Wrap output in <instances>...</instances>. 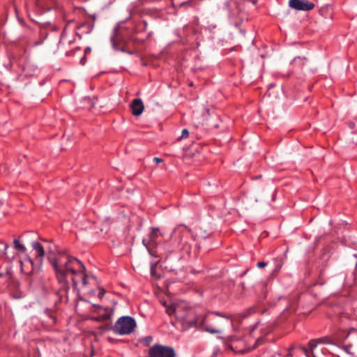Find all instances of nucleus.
<instances>
[{"label":"nucleus","instance_id":"9","mask_svg":"<svg viewBox=\"0 0 357 357\" xmlns=\"http://www.w3.org/2000/svg\"><path fill=\"white\" fill-rule=\"evenodd\" d=\"M131 109L134 116H139L144 109L142 100L139 98L134 99L131 104Z\"/></svg>","mask_w":357,"mask_h":357},{"label":"nucleus","instance_id":"12","mask_svg":"<svg viewBox=\"0 0 357 357\" xmlns=\"http://www.w3.org/2000/svg\"><path fill=\"white\" fill-rule=\"evenodd\" d=\"M306 62L307 59L305 56H296L291 64L294 66L295 68H302Z\"/></svg>","mask_w":357,"mask_h":357},{"label":"nucleus","instance_id":"6","mask_svg":"<svg viewBox=\"0 0 357 357\" xmlns=\"http://www.w3.org/2000/svg\"><path fill=\"white\" fill-rule=\"evenodd\" d=\"M149 357H175V352L172 347L156 344L150 349Z\"/></svg>","mask_w":357,"mask_h":357},{"label":"nucleus","instance_id":"27","mask_svg":"<svg viewBox=\"0 0 357 357\" xmlns=\"http://www.w3.org/2000/svg\"><path fill=\"white\" fill-rule=\"evenodd\" d=\"M131 18H132V13H131V11L130 10V15H129V16H128L126 19H125L123 21H122L121 22H122V23H126V22H128Z\"/></svg>","mask_w":357,"mask_h":357},{"label":"nucleus","instance_id":"22","mask_svg":"<svg viewBox=\"0 0 357 357\" xmlns=\"http://www.w3.org/2000/svg\"><path fill=\"white\" fill-rule=\"evenodd\" d=\"M142 24H143V27L137 31V32L146 31L148 26V23L145 20H142Z\"/></svg>","mask_w":357,"mask_h":357},{"label":"nucleus","instance_id":"10","mask_svg":"<svg viewBox=\"0 0 357 357\" xmlns=\"http://www.w3.org/2000/svg\"><path fill=\"white\" fill-rule=\"evenodd\" d=\"M113 314L114 310H109L108 312H104L103 314H100L99 316L92 317L91 319L97 322L109 320L113 316Z\"/></svg>","mask_w":357,"mask_h":357},{"label":"nucleus","instance_id":"18","mask_svg":"<svg viewBox=\"0 0 357 357\" xmlns=\"http://www.w3.org/2000/svg\"><path fill=\"white\" fill-rule=\"evenodd\" d=\"M175 307L174 305H168L166 307V312L169 315H172L175 313Z\"/></svg>","mask_w":357,"mask_h":357},{"label":"nucleus","instance_id":"41","mask_svg":"<svg viewBox=\"0 0 357 357\" xmlns=\"http://www.w3.org/2000/svg\"><path fill=\"white\" fill-rule=\"evenodd\" d=\"M303 350L305 352H307V349L305 348H303Z\"/></svg>","mask_w":357,"mask_h":357},{"label":"nucleus","instance_id":"16","mask_svg":"<svg viewBox=\"0 0 357 357\" xmlns=\"http://www.w3.org/2000/svg\"><path fill=\"white\" fill-rule=\"evenodd\" d=\"M189 136V131L188 129L185 128L182 130L181 136L178 137L176 140L181 141L183 139L188 138Z\"/></svg>","mask_w":357,"mask_h":357},{"label":"nucleus","instance_id":"2","mask_svg":"<svg viewBox=\"0 0 357 357\" xmlns=\"http://www.w3.org/2000/svg\"><path fill=\"white\" fill-rule=\"evenodd\" d=\"M135 319L130 316L120 317L112 327V331L118 335H124L132 333L136 328Z\"/></svg>","mask_w":357,"mask_h":357},{"label":"nucleus","instance_id":"37","mask_svg":"<svg viewBox=\"0 0 357 357\" xmlns=\"http://www.w3.org/2000/svg\"><path fill=\"white\" fill-rule=\"evenodd\" d=\"M288 356H291V350L290 349L289 350Z\"/></svg>","mask_w":357,"mask_h":357},{"label":"nucleus","instance_id":"35","mask_svg":"<svg viewBox=\"0 0 357 357\" xmlns=\"http://www.w3.org/2000/svg\"><path fill=\"white\" fill-rule=\"evenodd\" d=\"M257 325H258V323L255 324L252 326V331H254L255 328H257Z\"/></svg>","mask_w":357,"mask_h":357},{"label":"nucleus","instance_id":"26","mask_svg":"<svg viewBox=\"0 0 357 357\" xmlns=\"http://www.w3.org/2000/svg\"><path fill=\"white\" fill-rule=\"evenodd\" d=\"M153 161L156 163V164H158V163H160L162 162V159L160 158H158V157H155L153 158Z\"/></svg>","mask_w":357,"mask_h":357},{"label":"nucleus","instance_id":"19","mask_svg":"<svg viewBox=\"0 0 357 357\" xmlns=\"http://www.w3.org/2000/svg\"><path fill=\"white\" fill-rule=\"evenodd\" d=\"M352 345L351 344H347L344 347V350L349 354L351 355L352 356H355V354L351 352Z\"/></svg>","mask_w":357,"mask_h":357},{"label":"nucleus","instance_id":"11","mask_svg":"<svg viewBox=\"0 0 357 357\" xmlns=\"http://www.w3.org/2000/svg\"><path fill=\"white\" fill-rule=\"evenodd\" d=\"M118 31H119V26H116L114 27V29L113 30L112 35L110 37V42L112 43V47L115 50H120L121 52H125V50L123 48L119 47V46H118V45L116 43V35L118 33Z\"/></svg>","mask_w":357,"mask_h":357},{"label":"nucleus","instance_id":"31","mask_svg":"<svg viewBox=\"0 0 357 357\" xmlns=\"http://www.w3.org/2000/svg\"><path fill=\"white\" fill-rule=\"evenodd\" d=\"M190 3H191V1H183V2L179 4V6H180V7H181V6H184V5H186V4H190Z\"/></svg>","mask_w":357,"mask_h":357},{"label":"nucleus","instance_id":"29","mask_svg":"<svg viewBox=\"0 0 357 357\" xmlns=\"http://www.w3.org/2000/svg\"><path fill=\"white\" fill-rule=\"evenodd\" d=\"M216 28V25L215 24H210L208 26L207 29L209 30V31H212L213 29H215Z\"/></svg>","mask_w":357,"mask_h":357},{"label":"nucleus","instance_id":"21","mask_svg":"<svg viewBox=\"0 0 357 357\" xmlns=\"http://www.w3.org/2000/svg\"><path fill=\"white\" fill-rule=\"evenodd\" d=\"M153 340V338L151 336H146L144 337L143 342L144 344L148 345Z\"/></svg>","mask_w":357,"mask_h":357},{"label":"nucleus","instance_id":"32","mask_svg":"<svg viewBox=\"0 0 357 357\" xmlns=\"http://www.w3.org/2000/svg\"><path fill=\"white\" fill-rule=\"evenodd\" d=\"M43 40H44V39L42 40L36 41L34 45L36 46L40 45H41L43 43Z\"/></svg>","mask_w":357,"mask_h":357},{"label":"nucleus","instance_id":"4","mask_svg":"<svg viewBox=\"0 0 357 357\" xmlns=\"http://www.w3.org/2000/svg\"><path fill=\"white\" fill-rule=\"evenodd\" d=\"M207 322V315H197L196 317L192 320L188 321L187 324L188 325V327H195L197 328L200 330H203L207 333H211V334H218L221 333V331L219 329H216L214 328H212L208 325H206Z\"/></svg>","mask_w":357,"mask_h":357},{"label":"nucleus","instance_id":"8","mask_svg":"<svg viewBox=\"0 0 357 357\" xmlns=\"http://www.w3.org/2000/svg\"><path fill=\"white\" fill-rule=\"evenodd\" d=\"M33 250L35 252V260L41 265L45 255V250L41 243L38 241L31 243Z\"/></svg>","mask_w":357,"mask_h":357},{"label":"nucleus","instance_id":"30","mask_svg":"<svg viewBox=\"0 0 357 357\" xmlns=\"http://www.w3.org/2000/svg\"><path fill=\"white\" fill-rule=\"evenodd\" d=\"M86 56H84L80 59L79 63H80L82 65H84V64H85V63H86Z\"/></svg>","mask_w":357,"mask_h":357},{"label":"nucleus","instance_id":"38","mask_svg":"<svg viewBox=\"0 0 357 357\" xmlns=\"http://www.w3.org/2000/svg\"><path fill=\"white\" fill-rule=\"evenodd\" d=\"M29 261L31 264H33V261H32V259H31L30 257H29Z\"/></svg>","mask_w":357,"mask_h":357},{"label":"nucleus","instance_id":"34","mask_svg":"<svg viewBox=\"0 0 357 357\" xmlns=\"http://www.w3.org/2000/svg\"><path fill=\"white\" fill-rule=\"evenodd\" d=\"M90 51H91V47H87L85 48V53H87V52H90Z\"/></svg>","mask_w":357,"mask_h":357},{"label":"nucleus","instance_id":"24","mask_svg":"<svg viewBox=\"0 0 357 357\" xmlns=\"http://www.w3.org/2000/svg\"><path fill=\"white\" fill-rule=\"evenodd\" d=\"M105 291L103 288L99 289V291L98 294V298H102L103 297V296L105 295Z\"/></svg>","mask_w":357,"mask_h":357},{"label":"nucleus","instance_id":"40","mask_svg":"<svg viewBox=\"0 0 357 357\" xmlns=\"http://www.w3.org/2000/svg\"><path fill=\"white\" fill-rule=\"evenodd\" d=\"M47 34L46 33L45 37H44V39H45L47 38Z\"/></svg>","mask_w":357,"mask_h":357},{"label":"nucleus","instance_id":"1","mask_svg":"<svg viewBox=\"0 0 357 357\" xmlns=\"http://www.w3.org/2000/svg\"><path fill=\"white\" fill-rule=\"evenodd\" d=\"M50 261L54 268L56 279L64 289L69 288V279L72 280L74 289H77L79 284L86 287L91 280H96L93 275L86 273L84 264L75 257L67 254H59Z\"/></svg>","mask_w":357,"mask_h":357},{"label":"nucleus","instance_id":"3","mask_svg":"<svg viewBox=\"0 0 357 357\" xmlns=\"http://www.w3.org/2000/svg\"><path fill=\"white\" fill-rule=\"evenodd\" d=\"M219 8L227 13L231 23L237 25L236 22L233 21L238 17L241 13V8L238 3L236 0H226L222 3Z\"/></svg>","mask_w":357,"mask_h":357},{"label":"nucleus","instance_id":"17","mask_svg":"<svg viewBox=\"0 0 357 357\" xmlns=\"http://www.w3.org/2000/svg\"><path fill=\"white\" fill-rule=\"evenodd\" d=\"M212 314H214L218 317H222V318H225L227 320L229 321L230 323H231V317L228 315H226V314H223L222 313L220 312H217V311H215V312H211Z\"/></svg>","mask_w":357,"mask_h":357},{"label":"nucleus","instance_id":"33","mask_svg":"<svg viewBox=\"0 0 357 357\" xmlns=\"http://www.w3.org/2000/svg\"><path fill=\"white\" fill-rule=\"evenodd\" d=\"M241 287L243 288V290L245 289V283L244 282H241Z\"/></svg>","mask_w":357,"mask_h":357},{"label":"nucleus","instance_id":"7","mask_svg":"<svg viewBox=\"0 0 357 357\" xmlns=\"http://www.w3.org/2000/svg\"><path fill=\"white\" fill-rule=\"evenodd\" d=\"M289 6L296 10L308 11L314 8V3L307 0H289Z\"/></svg>","mask_w":357,"mask_h":357},{"label":"nucleus","instance_id":"15","mask_svg":"<svg viewBox=\"0 0 357 357\" xmlns=\"http://www.w3.org/2000/svg\"><path fill=\"white\" fill-rule=\"evenodd\" d=\"M318 344L319 343L317 339H312L308 342V347L312 352H313L314 349L317 347Z\"/></svg>","mask_w":357,"mask_h":357},{"label":"nucleus","instance_id":"23","mask_svg":"<svg viewBox=\"0 0 357 357\" xmlns=\"http://www.w3.org/2000/svg\"><path fill=\"white\" fill-rule=\"evenodd\" d=\"M268 263L267 262H265V261H259L257 264V266L258 268H264L267 266Z\"/></svg>","mask_w":357,"mask_h":357},{"label":"nucleus","instance_id":"28","mask_svg":"<svg viewBox=\"0 0 357 357\" xmlns=\"http://www.w3.org/2000/svg\"><path fill=\"white\" fill-rule=\"evenodd\" d=\"M188 236V233L185 230L179 232V236Z\"/></svg>","mask_w":357,"mask_h":357},{"label":"nucleus","instance_id":"14","mask_svg":"<svg viewBox=\"0 0 357 357\" xmlns=\"http://www.w3.org/2000/svg\"><path fill=\"white\" fill-rule=\"evenodd\" d=\"M13 243H14V247L16 250H17L18 251L21 252H25L26 249L25 248V246L22 244H21L19 241L18 239H14V241H13Z\"/></svg>","mask_w":357,"mask_h":357},{"label":"nucleus","instance_id":"36","mask_svg":"<svg viewBox=\"0 0 357 357\" xmlns=\"http://www.w3.org/2000/svg\"><path fill=\"white\" fill-rule=\"evenodd\" d=\"M151 35H152V32H149V33H148V36H147V38H150V37L151 36Z\"/></svg>","mask_w":357,"mask_h":357},{"label":"nucleus","instance_id":"39","mask_svg":"<svg viewBox=\"0 0 357 357\" xmlns=\"http://www.w3.org/2000/svg\"><path fill=\"white\" fill-rule=\"evenodd\" d=\"M349 126H350V127H351V128H352V127H353V126H354V123H351L349 124Z\"/></svg>","mask_w":357,"mask_h":357},{"label":"nucleus","instance_id":"5","mask_svg":"<svg viewBox=\"0 0 357 357\" xmlns=\"http://www.w3.org/2000/svg\"><path fill=\"white\" fill-rule=\"evenodd\" d=\"M161 235L158 227H151V231L149 234L147 238H144L142 240V244L147 249L149 253L153 256L155 252L153 249L157 245V239L158 236Z\"/></svg>","mask_w":357,"mask_h":357},{"label":"nucleus","instance_id":"20","mask_svg":"<svg viewBox=\"0 0 357 357\" xmlns=\"http://www.w3.org/2000/svg\"><path fill=\"white\" fill-rule=\"evenodd\" d=\"M8 248V244L4 242H0V250H3L4 253L6 254V250Z\"/></svg>","mask_w":357,"mask_h":357},{"label":"nucleus","instance_id":"25","mask_svg":"<svg viewBox=\"0 0 357 357\" xmlns=\"http://www.w3.org/2000/svg\"><path fill=\"white\" fill-rule=\"evenodd\" d=\"M317 340H318V343L319 344H326V343H327V337H321V338H317Z\"/></svg>","mask_w":357,"mask_h":357},{"label":"nucleus","instance_id":"13","mask_svg":"<svg viewBox=\"0 0 357 357\" xmlns=\"http://www.w3.org/2000/svg\"><path fill=\"white\" fill-rule=\"evenodd\" d=\"M93 307V311L94 312H100V311H104V312H108L109 310H112V308H109L108 307H104V306H102V305H98V304H93L92 305Z\"/></svg>","mask_w":357,"mask_h":357}]
</instances>
